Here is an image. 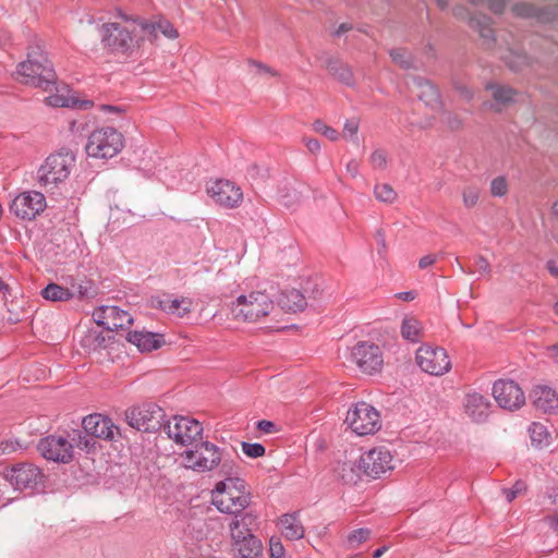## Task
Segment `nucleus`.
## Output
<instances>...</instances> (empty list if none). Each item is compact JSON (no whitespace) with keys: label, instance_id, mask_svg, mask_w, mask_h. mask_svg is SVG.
<instances>
[{"label":"nucleus","instance_id":"nucleus-20","mask_svg":"<svg viewBox=\"0 0 558 558\" xmlns=\"http://www.w3.org/2000/svg\"><path fill=\"white\" fill-rule=\"evenodd\" d=\"M138 26L141 27L144 37H146L150 43H155L159 38V35H162L168 39H175L179 36L174 26L163 17L153 21L141 20L138 21Z\"/></svg>","mask_w":558,"mask_h":558},{"label":"nucleus","instance_id":"nucleus-44","mask_svg":"<svg viewBox=\"0 0 558 558\" xmlns=\"http://www.w3.org/2000/svg\"><path fill=\"white\" fill-rule=\"evenodd\" d=\"M313 126L317 133H320L322 135H324L325 137L332 142L338 141L340 137L339 133L335 129L328 126L320 120L315 121Z\"/></svg>","mask_w":558,"mask_h":558},{"label":"nucleus","instance_id":"nucleus-7","mask_svg":"<svg viewBox=\"0 0 558 558\" xmlns=\"http://www.w3.org/2000/svg\"><path fill=\"white\" fill-rule=\"evenodd\" d=\"M75 166V155L70 150L51 154L39 167L37 180L40 186L53 189L65 181Z\"/></svg>","mask_w":558,"mask_h":558},{"label":"nucleus","instance_id":"nucleus-63","mask_svg":"<svg viewBox=\"0 0 558 558\" xmlns=\"http://www.w3.org/2000/svg\"><path fill=\"white\" fill-rule=\"evenodd\" d=\"M458 89H459L460 95L465 100H471L472 99L473 93L468 87H459Z\"/></svg>","mask_w":558,"mask_h":558},{"label":"nucleus","instance_id":"nucleus-32","mask_svg":"<svg viewBox=\"0 0 558 558\" xmlns=\"http://www.w3.org/2000/svg\"><path fill=\"white\" fill-rule=\"evenodd\" d=\"M111 337H107L102 331L88 330L81 340V344L89 352L99 351L107 348Z\"/></svg>","mask_w":558,"mask_h":558},{"label":"nucleus","instance_id":"nucleus-1","mask_svg":"<svg viewBox=\"0 0 558 558\" xmlns=\"http://www.w3.org/2000/svg\"><path fill=\"white\" fill-rule=\"evenodd\" d=\"M275 308L274 293L267 289L253 290L240 288L228 303L232 319L242 323H257Z\"/></svg>","mask_w":558,"mask_h":558},{"label":"nucleus","instance_id":"nucleus-23","mask_svg":"<svg viewBox=\"0 0 558 558\" xmlns=\"http://www.w3.org/2000/svg\"><path fill=\"white\" fill-rule=\"evenodd\" d=\"M417 88L418 98L433 111H440L442 102L437 88L423 77H415L413 81Z\"/></svg>","mask_w":558,"mask_h":558},{"label":"nucleus","instance_id":"nucleus-25","mask_svg":"<svg viewBox=\"0 0 558 558\" xmlns=\"http://www.w3.org/2000/svg\"><path fill=\"white\" fill-rule=\"evenodd\" d=\"M281 534L289 541H299L304 536V527L298 512L284 513L278 519Z\"/></svg>","mask_w":558,"mask_h":558},{"label":"nucleus","instance_id":"nucleus-42","mask_svg":"<svg viewBox=\"0 0 558 558\" xmlns=\"http://www.w3.org/2000/svg\"><path fill=\"white\" fill-rule=\"evenodd\" d=\"M480 198V190L475 186H468L462 191L463 205L466 208L474 207Z\"/></svg>","mask_w":558,"mask_h":558},{"label":"nucleus","instance_id":"nucleus-14","mask_svg":"<svg viewBox=\"0 0 558 558\" xmlns=\"http://www.w3.org/2000/svg\"><path fill=\"white\" fill-rule=\"evenodd\" d=\"M2 475L16 490H33L44 480L40 469L32 463H19L12 468H7Z\"/></svg>","mask_w":558,"mask_h":558},{"label":"nucleus","instance_id":"nucleus-27","mask_svg":"<svg viewBox=\"0 0 558 558\" xmlns=\"http://www.w3.org/2000/svg\"><path fill=\"white\" fill-rule=\"evenodd\" d=\"M45 102L50 107L61 108L66 107L87 109L93 106V101L90 100L80 101L74 96L69 95V92L65 88L58 89L56 94L46 97Z\"/></svg>","mask_w":558,"mask_h":558},{"label":"nucleus","instance_id":"nucleus-33","mask_svg":"<svg viewBox=\"0 0 558 558\" xmlns=\"http://www.w3.org/2000/svg\"><path fill=\"white\" fill-rule=\"evenodd\" d=\"M422 323L413 317L405 316L401 324V335L404 340L416 343L421 339Z\"/></svg>","mask_w":558,"mask_h":558},{"label":"nucleus","instance_id":"nucleus-9","mask_svg":"<svg viewBox=\"0 0 558 558\" xmlns=\"http://www.w3.org/2000/svg\"><path fill=\"white\" fill-rule=\"evenodd\" d=\"M344 422L359 436L373 435L381 427L379 412L364 401L354 403L348 410Z\"/></svg>","mask_w":558,"mask_h":558},{"label":"nucleus","instance_id":"nucleus-46","mask_svg":"<svg viewBox=\"0 0 558 558\" xmlns=\"http://www.w3.org/2000/svg\"><path fill=\"white\" fill-rule=\"evenodd\" d=\"M508 192V184L504 177L495 178L490 183V193L493 196L501 197Z\"/></svg>","mask_w":558,"mask_h":558},{"label":"nucleus","instance_id":"nucleus-16","mask_svg":"<svg viewBox=\"0 0 558 558\" xmlns=\"http://www.w3.org/2000/svg\"><path fill=\"white\" fill-rule=\"evenodd\" d=\"M37 448L50 461L68 463L73 458V445L63 436H47L39 440Z\"/></svg>","mask_w":558,"mask_h":558},{"label":"nucleus","instance_id":"nucleus-30","mask_svg":"<svg viewBox=\"0 0 558 558\" xmlns=\"http://www.w3.org/2000/svg\"><path fill=\"white\" fill-rule=\"evenodd\" d=\"M232 547L241 558H255L262 550V543L256 536L245 537L232 541Z\"/></svg>","mask_w":558,"mask_h":558},{"label":"nucleus","instance_id":"nucleus-18","mask_svg":"<svg viewBox=\"0 0 558 558\" xmlns=\"http://www.w3.org/2000/svg\"><path fill=\"white\" fill-rule=\"evenodd\" d=\"M208 195L215 203L233 208L240 205L243 198L241 189L228 180H216L207 186Z\"/></svg>","mask_w":558,"mask_h":558},{"label":"nucleus","instance_id":"nucleus-22","mask_svg":"<svg viewBox=\"0 0 558 558\" xmlns=\"http://www.w3.org/2000/svg\"><path fill=\"white\" fill-rule=\"evenodd\" d=\"M530 397L534 407L544 413H549L558 409V396L556 391L548 386H535Z\"/></svg>","mask_w":558,"mask_h":558},{"label":"nucleus","instance_id":"nucleus-48","mask_svg":"<svg viewBox=\"0 0 558 558\" xmlns=\"http://www.w3.org/2000/svg\"><path fill=\"white\" fill-rule=\"evenodd\" d=\"M369 162L375 169H385L387 165V156L386 153L381 149H377L372 153L369 157Z\"/></svg>","mask_w":558,"mask_h":558},{"label":"nucleus","instance_id":"nucleus-47","mask_svg":"<svg viewBox=\"0 0 558 558\" xmlns=\"http://www.w3.org/2000/svg\"><path fill=\"white\" fill-rule=\"evenodd\" d=\"M286 554L284 546L278 536H271L269 539L270 558H283Z\"/></svg>","mask_w":558,"mask_h":558},{"label":"nucleus","instance_id":"nucleus-39","mask_svg":"<svg viewBox=\"0 0 558 558\" xmlns=\"http://www.w3.org/2000/svg\"><path fill=\"white\" fill-rule=\"evenodd\" d=\"M374 195L378 202L386 204H392L397 199V192L387 183L376 184Z\"/></svg>","mask_w":558,"mask_h":558},{"label":"nucleus","instance_id":"nucleus-29","mask_svg":"<svg viewBox=\"0 0 558 558\" xmlns=\"http://www.w3.org/2000/svg\"><path fill=\"white\" fill-rule=\"evenodd\" d=\"M278 303L284 311L293 313L303 311L307 305L305 296L296 289L283 291Z\"/></svg>","mask_w":558,"mask_h":558},{"label":"nucleus","instance_id":"nucleus-26","mask_svg":"<svg viewBox=\"0 0 558 558\" xmlns=\"http://www.w3.org/2000/svg\"><path fill=\"white\" fill-rule=\"evenodd\" d=\"M128 340L141 351H153L161 347L163 337L150 331H132L129 332Z\"/></svg>","mask_w":558,"mask_h":558},{"label":"nucleus","instance_id":"nucleus-34","mask_svg":"<svg viewBox=\"0 0 558 558\" xmlns=\"http://www.w3.org/2000/svg\"><path fill=\"white\" fill-rule=\"evenodd\" d=\"M41 296L51 302H63L73 299L74 292L68 288H63L51 282L41 290Z\"/></svg>","mask_w":558,"mask_h":558},{"label":"nucleus","instance_id":"nucleus-51","mask_svg":"<svg viewBox=\"0 0 558 558\" xmlns=\"http://www.w3.org/2000/svg\"><path fill=\"white\" fill-rule=\"evenodd\" d=\"M475 271L481 276H487L490 274V264L484 256H476L474 260Z\"/></svg>","mask_w":558,"mask_h":558},{"label":"nucleus","instance_id":"nucleus-43","mask_svg":"<svg viewBox=\"0 0 558 558\" xmlns=\"http://www.w3.org/2000/svg\"><path fill=\"white\" fill-rule=\"evenodd\" d=\"M242 451L250 458L256 459L265 454V447L259 442H242Z\"/></svg>","mask_w":558,"mask_h":558},{"label":"nucleus","instance_id":"nucleus-24","mask_svg":"<svg viewBox=\"0 0 558 558\" xmlns=\"http://www.w3.org/2000/svg\"><path fill=\"white\" fill-rule=\"evenodd\" d=\"M255 522L256 515L252 512H245L233 517L229 522L231 541L255 536L252 533V525Z\"/></svg>","mask_w":558,"mask_h":558},{"label":"nucleus","instance_id":"nucleus-17","mask_svg":"<svg viewBox=\"0 0 558 558\" xmlns=\"http://www.w3.org/2000/svg\"><path fill=\"white\" fill-rule=\"evenodd\" d=\"M493 396L500 408L510 411L521 408L525 402L524 392L513 380H497L493 386Z\"/></svg>","mask_w":558,"mask_h":558},{"label":"nucleus","instance_id":"nucleus-3","mask_svg":"<svg viewBox=\"0 0 558 558\" xmlns=\"http://www.w3.org/2000/svg\"><path fill=\"white\" fill-rule=\"evenodd\" d=\"M16 75L20 82L44 89L56 82L52 63L40 48L28 52L27 59L17 65Z\"/></svg>","mask_w":558,"mask_h":558},{"label":"nucleus","instance_id":"nucleus-56","mask_svg":"<svg viewBox=\"0 0 558 558\" xmlns=\"http://www.w3.org/2000/svg\"><path fill=\"white\" fill-rule=\"evenodd\" d=\"M304 144L312 154L320 150V143L316 138H305Z\"/></svg>","mask_w":558,"mask_h":558},{"label":"nucleus","instance_id":"nucleus-54","mask_svg":"<svg viewBox=\"0 0 558 558\" xmlns=\"http://www.w3.org/2000/svg\"><path fill=\"white\" fill-rule=\"evenodd\" d=\"M99 110L105 114H116V116H121L124 112V109L121 106H113V105H100Z\"/></svg>","mask_w":558,"mask_h":558},{"label":"nucleus","instance_id":"nucleus-36","mask_svg":"<svg viewBox=\"0 0 558 558\" xmlns=\"http://www.w3.org/2000/svg\"><path fill=\"white\" fill-rule=\"evenodd\" d=\"M390 57L392 61L403 69L416 68V61L412 53L407 49L396 48L390 50Z\"/></svg>","mask_w":558,"mask_h":558},{"label":"nucleus","instance_id":"nucleus-52","mask_svg":"<svg viewBox=\"0 0 558 558\" xmlns=\"http://www.w3.org/2000/svg\"><path fill=\"white\" fill-rule=\"evenodd\" d=\"M75 289L74 294L77 293L80 298H87L92 294V282L84 281L78 283L77 286H73Z\"/></svg>","mask_w":558,"mask_h":558},{"label":"nucleus","instance_id":"nucleus-11","mask_svg":"<svg viewBox=\"0 0 558 558\" xmlns=\"http://www.w3.org/2000/svg\"><path fill=\"white\" fill-rule=\"evenodd\" d=\"M167 436L175 444L190 446L202 438L203 426L194 418L186 416H173L163 425Z\"/></svg>","mask_w":558,"mask_h":558},{"label":"nucleus","instance_id":"nucleus-28","mask_svg":"<svg viewBox=\"0 0 558 558\" xmlns=\"http://www.w3.org/2000/svg\"><path fill=\"white\" fill-rule=\"evenodd\" d=\"M105 318L109 322L108 331L123 329L133 323L131 314L114 305L105 306Z\"/></svg>","mask_w":558,"mask_h":558},{"label":"nucleus","instance_id":"nucleus-19","mask_svg":"<svg viewBox=\"0 0 558 558\" xmlns=\"http://www.w3.org/2000/svg\"><path fill=\"white\" fill-rule=\"evenodd\" d=\"M82 425L88 435L106 440H112L119 434V428L113 424L112 420L98 413L84 417Z\"/></svg>","mask_w":558,"mask_h":558},{"label":"nucleus","instance_id":"nucleus-15","mask_svg":"<svg viewBox=\"0 0 558 558\" xmlns=\"http://www.w3.org/2000/svg\"><path fill=\"white\" fill-rule=\"evenodd\" d=\"M46 198L43 193L27 191L16 195L10 204V213L23 220L35 219L46 208Z\"/></svg>","mask_w":558,"mask_h":558},{"label":"nucleus","instance_id":"nucleus-59","mask_svg":"<svg viewBox=\"0 0 558 558\" xmlns=\"http://www.w3.org/2000/svg\"><path fill=\"white\" fill-rule=\"evenodd\" d=\"M396 296L402 301H413L416 298V293L414 291H404L397 293Z\"/></svg>","mask_w":558,"mask_h":558},{"label":"nucleus","instance_id":"nucleus-50","mask_svg":"<svg viewBox=\"0 0 558 558\" xmlns=\"http://www.w3.org/2000/svg\"><path fill=\"white\" fill-rule=\"evenodd\" d=\"M442 123H445L449 129L457 130L462 125L461 119L458 118L457 114L449 111H441Z\"/></svg>","mask_w":558,"mask_h":558},{"label":"nucleus","instance_id":"nucleus-2","mask_svg":"<svg viewBox=\"0 0 558 558\" xmlns=\"http://www.w3.org/2000/svg\"><path fill=\"white\" fill-rule=\"evenodd\" d=\"M357 468L363 474L377 478L393 470L395 460L390 450L385 447H377L364 452L356 463L343 462L338 470L343 481H353L354 469Z\"/></svg>","mask_w":558,"mask_h":558},{"label":"nucleus","instance_id":"nucleus-41","mask_svg":"<svg viewBox=\"0 0 558 558\" xmlns=\"http://www.w3.org/2000/svg\"><path fill=\"white\" fill-rule=\"evenodd\" d=\"M371 530L366 527H361L352 531L347 536V547L350 549L357 548L362 543L366 542L371 537Z\"/></svg>","mask_w":558,"mask_h":558},{"label":"nucleus","instance_id":"nucleus-57","mask_svg":"<svg viewBox=\"0 0 558 558\" xmlns=\"http://www.w3.org/2000/svg\"><path fill=\"white\" fill-rule=\"evenodd\" d=\"M436 262V257L434 255H425L418 260V267L422 269L427 268Z\"/></svg>","mask_w":558,"mask_h":558},{"label":"nucleus","instance_id":"nucleus-53","mask_svg":"<svg viewBox=\"0 0 558 558\" xmlns=\"http://www.w3.org/2000/svg\"><path fill=\"white\" fill-rule=\"evenodd\" d=\"M257 428L265 433V434H271L277 432L276 424L271 421L262 420L257 422Z\"/></svg>","mask_w":558,"mask_h":558},{"label":"nucleus","instance_id":"nucleus-38","mask_svg":"<svg viewBox=\"0 0 558 558\" xmlns=\"http://www.w3.org/2000/svg\"><path fill=\"white\" fill-rule=\"evenodd\" d=\"M280 203L288 209H293L302 202V195L293 187H286L280 191Z\"/></svg>","mask_w":558,"mask_h":558},{"label":"nucleus","instance_id":"nucleus-13","mask_svg":"<svg viewBox=\"0 0 558 558\" xmlns=\"http://www.w3.org/2000/svg\"><path fill=\"white\" fill-rule=\"evenodd\" d=\"M417 366L432 376H441L451 368L447 351L439 347L421 345L415 355Z\"/></svg>","mask_w":558,"mask_h":558},{"label":"nucleus","instance_id":"nucleus-5","mask_svg":"<svg viewBox=\"0 0 558 558\" xmlns=\"http://www.w3.org/2000/svg\"><path fill=\"white\" fill-rule=\"evenodd\" d=\"M222 453L223 450L217 445L208 440L201 441L181 453L182 465L197 473H206L222 464L225 472H228L231 466L223 462Z\"/></svg>","mask_w":558,"mask_h":558},{"label":"nucleus","instance_id":"nucleus-61","mask_svg":"<svg viewBox=\"0 0 558 558\" xmlns=\"http://www.w3.org/2000/svg\"><path fill=\"white\" fill-rule=\"evenodd\" d=\"M480 34L483 38H486V39H494V32L493 29L488 26V25H484L481 29H480Z\"/></svg>","mask_w":558,"mask_h":558},{"label":"nucleus","instance_id":"nucleus-4","mask_svg":"<svg viewBox=\"0 0 558 558\" xmlns=\"http://www.w3.org/2000/svg\"><path fill=\"white\" fill-rule=\"evenodd\" d=\"M213 504L222 513L235 515L250 504V496L245 492L244 481L238 477H228L216 484L213 493Z\"/></svg>","mask_w":558,"mask_h":558},{"label":"nucleus","instance_id":"nucleus-12","mask_svg":"<svg viewBox=\"0 0 558 558\" xmlns=\"http://www.w3.org/2000/svg\"><path fill=\"white\" fill-rule=\"evenodd\" d=\"M350 360L362 373L368 375L379 373L384 365L380 348L367 341H361L351 349Z\"/></svg>","mask_w":558,"mask_h":558},{"label":"nucleus","instance_id":"nucleus-40","mask_svg":"<svg viewBox=\"0 0 558 558\" xmlns=\"http://www.w3.org/2000/svg\"><path fill=\"white\" fill-rule=\"evenodd\" d=\"M329 72L348 86H352L354 84L352 71L344 64H329Z\"/></svg>","mask_w":558,"mask_h":558},{"label":"nucleus","instance_id":"nucleus-58","mask_svg":"<svg viewBox=\"0 0 558 558\" xmlns=\"http://www.w3.org/2000/svg\"><path fill=\"white\" fill-rule=\"evenodd\" d=\"M376 240H377V243L379 245V252H385L386 248H387V244H386V240H385V234L381 230H378L376 232Z\"/></svg>","mask_w":558,"mask_h":558},{"label":"nucleus","instance_id":"nucleus-64","mask_svg":"<svg viewBox=\"0 0 558 558\" xmlns=\"http://www.w3.org/2000/svg\"><path fill=\"white\" fill-rule=\"evenodd\" d=\"M548 352H549L550 357L555 362H558V344H554V345L549 347Z\"/></svg>","mask_w":558,"mask_h":558},{"label":"nucleus","instance_id":"nucleus-62","mask_svg":"<svg viewBox=\"0 0 558 558\" xmlns=\"http://www.w3.org/2000/svg\"><path fill=\"white\" fill-rule=\"evenodd\" d=\"M347 169L352 177H356L359 173V163L356 161H351L348 163Z\"/></svg>","mask_w":558,"mask_h":558},{"label":"nucleus","instance_id":"nucleus-60","mask_svg":"<svg viewBox=\"0 0 558 558\" xmlns=\"http://www.w3.org/2000/svg\"><path fill=\"white\" fill-rule=\"evenodd\" d=\"M546 522L553 532L558 535V515L548 517Z\"/></svg>","mask_w":558,"mask_h":558},{"label":"nucleus","instance_id":"nucleus-49","mask_svg":"<svg viewBox=\"0 0 558 558\" xmlns=\"http://www.w3.org/2000/svg\"><path fill=\"white\" fill-rule=\"evenodd\" d=\"M524 490H525V484L521 481H518L511 488H505L504 495H505L507 501L511 502Z\"/></svg>","mask_w":558,"mask_h":558},{"label":"nucleus","instance_id":"nucleus-31","mask_svg":"<svg viewBox=\"0 0 558 558\" xmlns=\"http://www.w3.org/2000/svg\"><path fill=\"white\" fill-rule=\"evenodd\" d=\"M160 308L167 313L182 318L191 312L192 301L187 298L163 299L159 302Z\"/></svg>","mask_w":558,"mask_h":558},{"label":"nucleus","instance_id":"nucleus-45","mask_svg":"<svg viewBox=\"0 0 558 558\" xmlns=\"http://www.w3.org/2000/svg\"><path fill=\"white\" fill-rule=\"evenodd\" d=\"M360 122L357 119L352 118L345 121L343 126V137L355 142L357 140Z\"/></svg>","mask_w":558,"mask_h":558},{"label":"nucleus","instance_id":"nucleus-37","mask_svg":"<svg viewBox=\"0 0 558 558\" xmlns=\"http://www.w3.org/2000/svg\"><path fill=\"white\" fill-rule=\"evenodd\" d=\"M487 88L493 90V97L498 104L506 105L514 100L515 92L509 86L488 85Z\"/></svg>","mask_w":558,"mask_h":558},{"label":"nucleus","instance_id":"nucleus-21","mask_svg":"<svg viewBox=\"0 0 558 558\" xmlns=\"http://www.w3.org/2000/svg\"><path fill=\"white\" fill-rule=\"evenodd\" d=\"M464 412L474 422H484L490 411V402L478 392H470L463 402Z\"/></svg>","mask_w":558,"mask_h":558},{"label":"nucleus","instance_id":"nucleus-8","mask_svg":"<svg viewBox=\"0 0 558 558\" xmlns=\"http://www.w3.org/2000/svg\"><path fill=\"white\" fill-rule=\"evenodd\" d=\"M124 147V137L117 129L104 126L94 130L86 143L89 157L109 159L117 156Z\"/></svg>","mask_w":558,"mask_h":558},{"label":"nucleus","instance_id":"nucleus-10","mask_svg":"<svg viewBox=\"0 0 558 558\" xmlns=\"http://www.w3.org/2000/svg\"><path fill=\"white\" fill-rule=\"evenodd\" d=\"M165 411L154 403L134 407L125 412L128 424L141 432L154 433L163 429Z\"/></svg>","mask_w":558,"mask_h":558},{"label":"nucleus","instance_id":"nucleus-55","mask_svg":"<svg viewBox=\"0 0 558 558\" xmlns=\"http://www.w3.org/2000/svg\"><path fill=\"white\" fill-rule=\"evenodd\" d=\"M104 308H105V306L97 308L94 312L93 316H94V319L97 325L104 326L106 328V330H108L109 322H108V319L105 318V313L102 312Z\"/></svg>","mask_w":558,"mask_h":558},{"label":"nucleus","instance_id":"nucleus-6","mask_svg":"<svg viewBox=\"0 0 558 558\" xmlns=\"http://www.w3.org/2000/svg\"><path fill=\"white\" fill-rule=\"evenodd\" d=\"M100 41L105 49L112 53L132 54L140 48L144 38L135 35V29L119 22L104 23L98 27Z\"/></svg>","mask_w":558,"mask_h":558},{"label":"nucleus","instance_id":"nucleus-35","mask_svg":"<svg viewBox=\"0 0 558 558\" xmlns=\"http://www.w3.org/2000/svg\"><path fill=\"white\" fill-rule=\"evenodd\" d=\"M531 441L536 447H545L549 445V433L547 427L542 424L534 422L529 427Z\"/></svg>","mask_w":558,"mask_h":558}]
</instances>
